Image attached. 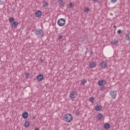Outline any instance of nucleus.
I'll return each mask as SVG.
<instances>
[{"instance_id": "nucleus-15", "label": "nucleus", "mask_w": 130, "mask_h": 130, "mask_svg": "<svg viewBox=\"0 0 130 130\" xmlns=\"http://www.w3.org/2000/svg\"><path fill=\"white\" fill-rule=\"evenodd\" d=\"M30 124H31L30 123V122H29V121H25L24 126L25 127H28V126H30Z\"/></svg>"}, {"instance_id": "nucleus-13", "label": "nucleus", "mask_w": 130, "mask_h": 130, "mask_svg": "<svg viewBox=\"0 0 130 130\" xmlns=\"http://www.w3.org/2000/svg\"><path fill=\"white\" fill-rule=\"evenodd\" d=\"M96 111H100L102 109V106L101 105H97L95 108Z\"/></svg>"}, {"instance_id": "nucleus-14", "label": "nucleus", "mask_w": 130, "mask_h": 130, "mask_svg": "<svg viewBox=\"0 0 130 130\" xmlns=\"http://www.w3.org/2000/svg\"><path fill=\"white\" fill-rule=\"evenodd\" d=\"M9 21L10 23H11V24L12 23H13L14 22H15V18L13 17H10L9 18Z\"/></svg>"}, {"instance_id": "nucleus-36", "label": "nucleus", "mask_w": 130, "mask_h": 130, "mask_svg": "<svg viewBox=\"0 0 130 130\" xmlns=\"http://www.w3.org/2000/svg\"><path fill=\"white\" fill-rule=\"evenodd\" d=\"M40 61L42 63H43V59H41Z\"/></svg>"}, {"instance_id": "nucleus-38", "label": "nucleus", "mask_w": 130, "mask_h": 130, "mask_svg": "<svg viewBox=\"0 0 130 130\" xmlns=\"http://www.w3.org/2000/svg\"><path fill=\"white\" fill-rule=\"evenodd\" d=\"M116 27V26L114 25V28H115Z\"/></svg>"}, {"instance_id": "nucleus-35", "label": "nucleus", "mask_w": 130, "mask_h": 130, "mask_svg": "<svg viewBox=\"0 0 130 130\" xmlns=\"http://www.w3.org/2000/svg\"><path fill=\"white\" fill-rule=\"evenodd\" d=\"M76 115L79 116L80 115V113L79 112L76 113Z\"/></svg>"}, {"instance_id": "nucleus-19", "label": "nucleus", "mask_w": 130, "mask_h": 130, "mask_svg": "<svg viewBox=\"0 0 130 130\" xmlns=\"http://www.w3.org/2000/svg\"><path fill=\"white\" fill-rule=\"evenodd\" d=\"M57 3L58 4L59 6H62L63 5V0H58Z\"/></svg>"}, {"instance_id": "nucleus-5", "label": "nucleus", "mask_w": 130, "mask_h": 130, "mask_svg": "<svg viewBox=\"0 0 130 130\" xmlns=\"http://www.w3.org/2000/svg\"><path fill=\"white\" fill-rule=\"evenodd\" d=\"M35 16L37 17V18H39L42 16V12L40 10H37L36 11L35 13Z\"/></svg>"}, {"instance_id": "nucleus-4", "label": "nucleus", "mask_w": 130, "mask_h": 130, "mask_svg": "<svg viewBox=\"0 0 130 130\" xmlns=\"http://www.w3.org/2000/svg\"><path fill=\"white\" fill-rule=\"evenodd\" d=\"M110 95L111 96L112 98H113V99H115L117 95L116 91L113 90V91H110Z\"/></svg>"}, {"instance_id": "nucleus-8", "label": "nucleus", "mask_w": 130, "mask_h": 130, "mask_svg": "<svg viewBox=\"0 0 130 130\" xmlns=\"http://www.w3.org/2000/svg\"><path fill=\"white\" fill-rule=\"evenodd\" d=\"M19 26V23L17 21H14L11 25V28H17Z\"/></svg>"}, {"instance_id": "nucleus-24", "label": "nucleus", "mask_w": 130, "mask_h": 130, "mask_svg": "<svg viewBox=\"0 0 130 130\" xmlns=\"http://www.w3.org/2000/svg\"><path fill=\"white\" fill-rule=\"evenodd\" d=\"M117 34L120 35V34H122L123 32L121 29H118L117 32Z\"/></svg>"}, {"instance_id": "nucleus-16", "label": "nucleus", "mask_w": 130, "mask_h": 130, "mask_svg": "<svg viewBox=\"0 0 130 130\" xmlns=\"http://www.w3.org/2000/svg\"><path fill=\"white\" fill-rule=\"evenodd\" d=\"M74 6H75V5L73 4L72 2H70L68 5V7L69 8V9H72L74 8Z\"/></svg>"}, {"instance_id": "nucleus-34", "label": "nucleus", "mask_w": 130, "mask_h": 130, "mask_svg": "<svg viewBox=\"0 0 130 130\" xmlns=\"http://www.w3.org/2000/svg\"><path fill=\"white\" fill-rule=\"evenodd\" d=\"M116 1L117 0H111V1L112 2V3H116Z\"/></svg>"}, {"instance_id": "nucleus-27", "label": "nucleus", "mask_w": 130, "mask_h": 130, "mask_svg": "<svg viewBox=\"0 0 130 130\" xmlns=\"http://www.w3.org/2000/svg\"><path fill=\"white\" fill-rule=\"evenodd\" d=\"M29 75H30V74H29V73H28V72L25 73V78H26V79H28V78L29 77Z\"/></svg>"}, {"instance_id": "nucleus-20", "label": "nucleus", "mask_w": 130, "mask_h": 130, "mask_svg": "<svg viewBox=\"0 0 130 130\" xmlns=\"http://www.w3.org/2000/svg\"><path fill=\"white\" fill-rule=\"evenodd\" d=\"M117 43H118V41L117 40H114L111 41V44L114 45V44H116Z\"/></svg>"}, {"instance_id": "nucleus-9", "label": "nucleus", "mask_w": 130, "mask_h": 130, "mask_svg": "<svg viewBox=\"0 0 130 130\" xmlns=\"http://www.w3.org/2000/svg\"><path fill=\"white\" fill-rule=\"evenodd\" d=\"M95 67H96V63H95V62L91 61L89 63V68L92 69Z\"/></svg>"}, {"instance_id": "nucleus-31", "label": "nucleus", "mask_w": 130, "mask_h": 130, "mask_svg": "<svg viewBox=\"0 0 130 130\" xmlns=\"http://www.w3.org/2000/svg\"><path fill=\"white\" fill-rule=\"evenodd\" d=\"M58 38V39H62V36L59 35Z\"/></svg>"}, {"instance_id": "nucleus-3", "label": "nucleus", "mask_w": 130, "mask_h": 130, "mask_svg": "<svg viewBox=\"0 0 130 130\" xmlns=\"http://www.w3.org/2000/svg\"><path fill=\"white\" fill-rule=\"evenodd\" d=\"M57 24L60 27H63L66 25V19L63 18L59 19L57 21Z\"/></svg>"}, {"instance_id": "nucleus-33", "label": "nucleus", "mask_w": 130, "mask_h": 130, "mask_svg": "<svg viewBox=\"0 0 130 130\" xmlns=\"http://www.w3.org/2000/svg\"><path fill=\"white\" fill-rule=\"evenodd\" d=\"M93 2H94V3H98V2H99V0H92Z\"/></svg>"}, {"instance_id": "nucleus-7", "label": "nucleus", "mask_w": 130, "mask_h": 130, "mask_svg": "<svg viewBox=\"0 0 130 130\" xmlns=\"http://www.w3.org/2000/svg\"><path fill=\"white\" fill-rule=\"evenodd\" d=\"M70 98H71V99H75V98H76V97H77V92H76V91H72L70 93Z\"/></svg>"}, {"instance_id": "nucleus-10", "label": "nucleus", "mask_w": 130, "mask_h": 130, "mask_svg": "<svg viewBox=\"0 0 130 130\" xmlns=\"http://www.w3.org/2000/svg\"><path fill=\"white\" fill-rule=\"evenodd\" d=\"M28 115L29 114L27 112H24L22 113V117L24 118V119L28 118Z\"/></svg>"}, {"instance_id": "nucleus-30", "label": "nucleus", "mask_w": 130, "mask_h": 130, "mask_svg": "<svg viewBox=\"0 0 130 130\" xmlns=\"http://www.w3.org/2000/svg\"><path fill=\"white\" fill-rule=\"evenodd\" d=\"M103 85L104 86V85H106V81L103 80Z\"/></svg>"}, {"instance_id": "nucleus-37", "label": "nucleus", "mask_w": 130, "mask_h": 130, "mask_svg": "<svg viewBox=\"0 0 130 130\" xmlns=\"http://www.w3.org/2000/svg\"><path fill=\"white\" fill-rule=\"evenodd\" d=\"M34 130H39V128H35Z\"/></svg>"}, {"instance_id": "nucleus-32", "label": "nucleus", "mask_w": 130, "mask_h": 130, "mask_svg": "<svg viewBox=\"0 0 130 130\" xmlns=\"http://www.w3.org/2000/svg\"><path fill=\"white\" fill-rule=\"evenodd\" d=\"M89 55H92V54H93V51H89Z\"/></svg>"}, {"instance_id": "nucleus-23", "label": "nucleus", "mask_w": 130, "mask_h": 130, "mask_svg": "<svg viewBox=\"0 0 130 130\" xmlns=\"http://www.w3.org/2000/svg\"><path fill=\"white\" fill-rule=\"evenodd\" d=\"M99 86H103V80H100L98 82Z\"/></svg>"}, {"instance_id": "nucleus-29", "label": "nucleus", "mask_w": 130, "mask_h": 130, "mask_svg": "<svg viewBox=\"0 0 130 130\" xmlns=\"http://www.w3.org/2000/svg\"><path fill=\"white\" fill-rule=\"evenodd\" d=\"M4 4H5L4 0H0V5H4Z\"/></svg>"}, {"instance_id": "nucleus-2", "label": "nucleus", "mask_w": 130, "mask_h": 130, "mask_svg": "<svg viewBox=\"0 0 130 130\" xmlns=\"http://www.w3.org/2000/svg\"><path fill=\"white\" fill-rule=\"evenodd\" d=\"M64 119L66 122H71L73 120V116L71 114H66L64 115Z\"/></svg>"}, {"instance_id": "nucleus-17", "label": "nucleus", "mask_w": 130, "mask_h": 130, "mask_svg": "<svg viewBox=\"0 0 130 130\" xmlns=\"http://www.w3.org/2000/svg\"><path fill=\"white\" fill-rule=\"evenodd\" d=\"M103 117V115L101 113H100L98 115L96 118H98L99 120H100V119H102Z\"/></svg>"}, {"instance_id": "nucleus-12", "label": "nucleus", "mask_w": 130, "mask_h": 130, "mask_svg": "<svg viewBox=\"0 0 130 130\" xmlns=\"http://www.w3.org/2000/svg\"><path fill=\"white\" fill-rule=\"evenodd\" d=\"M104 128H105V129H109V128H110V124L106 123L104 125Z\"/></svg>"}, {"instance_id": "nucleus-21", "label": "nucleus", "mask_w": 130, "mask_h": 130, "mask_svg": "<svg viewBox=\"0 0 130 130\" xmlns=\"http://www.w3.org/2000/svg\"><path fill=\"white\" fill-rule=\"evenodd\" d=\"M85 83H87V80L86 79H84L81 81V85H85Z\"/></svg>"}, {"instance_id": "nucleus-1", "label": "nucleus", "mask_w": 130, "mask_h": 130, "mask_svg": "<svg viewBox=\"0 0 130 130\" xmlns=\"http://www.w3.org/2000/svg\"><path fill=\"white\" fill-rule=\"evenodd\" d=\"M35 34L38 38H42L44 35V32L43 31V30L37 28L35 30Z\"/></svg>"}, {"instance_id": "nucleus-22", "label": "nucleus", "mask_w": 130, "mask_h": 130, "mask_svg": "<svg viewBox=\"0 0 130 130\" xmlns=\"http://www.w3.org/2000/svg\"><path fill=\"white\" fill-rule=\"evenodd\" d=\"M84 12L85 13H88V12H90V8L86 7L84 9Z\"/></svg>"}, {"instance_id": "nucleus-26", "label": "nucleus", "mask_w": 130, "mask_h": 130, "mask_svg": "<svg viewBox=\"0 0 130 130\" xmlns=\"http://www.w3.org/2000/svg\"><path fill=\"white\" fill-rule=\"evenodd\" d=\"M43 7H48V3L46 2H44V5H43Z\"/></svg>"}, {"instance_id": "nucleus-25", "label": "nucleus", "mask_w": 130, "mask_h": 130, "mask_svg": "<svg viewBox=\"0 0 130 130\" xmlns=\"http://www.w3.org/2000/svg\"><path fill=\"white\" fill-rule=\"evenodd\" d=\"M94 99L93 97H91L89 98V101H90V102H91L92 103H93V102H94Z\"/></svg>"}, {"instance_id": "nucleus-6", "label": "nucleus", "mask_w": 130, "mask_h": 130, "mask_svg": "<svg viewBox=\"0 0 130 130\" xmlns=\"http://www.w3.org/2000/svg\"><path fill=\"white\" fill-rule=\"evenodd\" d=\"M44 76L43 74H40L37 76V81L38 82H41L43 80Z\"/></svg>"}, {"instance_id": "nucleus-28", "label": "nucleus", "mask_w": 130, "mask_h": 130, "mask_svg": "<svg viewBox=\"0 0 130 130\" xmlns=\"http://www.w3.org/2000/svg\"><path fill=\"white\" fill-rule=\"evenodd\" d=\"M105 89V87H104V85H102V86L101 87V91H103Z\"/></svg>"}, {"instance_id": "nucleus-18", "label": "nucleus", "mask_w": 130, "mask_h": 130, "mask_svg": "<svg viewBox=\"0 0 130 130\" xmlns=\"http://www.w3.org/2000/svg\"><path fill=\"white\" fill-rule=\"evenodd\" d=\"M130 32L127 34L125 36V40L130 41Z\"/></svg>"}, {"instance_id": "nucleus-11", "label": "nucleus", "mask_w": 130, "mask_h": 130, "mask_svg": "<svg viewBox=\"0 0 130 130\" xmlns=\"http://www.w3.org/2000/svg\"><path fill=\"white\" fill-rule=\"evenodd\" d=\"M100 65L102 69H105L107 67V63H106V62L103 61L101 63Z\"/></svg>"}]
</instances>
